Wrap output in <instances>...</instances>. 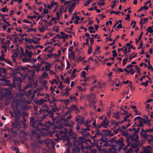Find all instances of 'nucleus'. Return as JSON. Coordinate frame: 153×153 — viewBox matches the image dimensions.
I'll return each mask as SVG.
<instances>
[{
	"label": "nucleus",
	"instance_id": "obj_28",
	"mask_svg": "<svg viewBox=\"0 0 153 153\" xmlns=\"http://www.w3.org/2000/svg\"><path fill=\"white\" fill-rule=\"evenodd\" d=\"M140 135L144 139H146L147 138V136L146 133L145 132H143V131H141Z\"/></svg>",
	"mask_w": 153,
	"mask_h": 153
},
{
	"label": "nucleus",
	"instance_id": "obj_26",
	"mask_svg": "<svg viewBox=\"0 0 153 153\" xmlns=\"http://www.w3.org/2000/svg\"><path fill=\"white\" fill-rule=\"evenodd\" d=\"M45 67L46 70L49 71L51 67V65L49 63L47 62L45 65Z\"/></svg>",
	"mask_w": 153,
	"mask_h": 153
},
{
	"label": "nucleus",
	"instance_id": "obj_38",
	"mask_svg": "<svg viewBox=\"0 0 153 153\" xmlns=\"http://www.w3.org/2000/svg\"><path fill=\"white\" fill-rule=\"evenodd\" d=\"M102 135V133L98 131L96 132L94 134V135L96 136V137H98L99 136H101Z\"/></svg>",
	"mask_w": 153,
	"mask_h": 153
},
{
	"label": "nucleus",
	"instance_id": "obj_2",
	"mask_svg": "<svg viewBox=\"0 0 153 153\" xmlns=\"http://www.w3.org/2000/svg\"><path fill=\"white\" fill-rule=\"evenodd\" d=\"M127 140V145L123 149L126 153H131L134 149V135L129 136Z\"/></svg>",
	"mask_w": 153,
	"mask_h": 153
},
{
	"label": "nucleus",
	"instance_id": "obj_16",
	"mask_svg": "<svg viewBox=\"0 0 153 153\" xmlns=\"http://www.w3.org/2000/svg\"><path fill=\"white\" fill-rule=\"evenodd\" d=\"M109 123V121H102L101 124L103 128H106L108 127Z\"/></svg>",
	"mask_w": 153,
	"mask_h": 153
},
{
	"label": "nucleus",
	"instance_id": "obj_41",
	"mask_svg": "<svg viewBox=\"0 0 153 153\" xmlns=\"http://www.w3.org/2000/svg\"><path fill=\"white\" fill-rule=\"evenodd\" d=\"M136 109V107L135 106H134V114L135 115H140V111H138Z\"/></svg>",
	"mask_w": 153,
	"mask_h": 153
},
{
	"label": "nucleus",
	"instance_id": "obj_3",
	"mask_svg": "<svg viewBox=\"0 0 153 153\" xmlns=\"http://www.w3.org/2000/svg\"><path fill=\"white\" fill-rule=\"evenodd\" d=\"M30 123H32L31 126L33 128H35L36 131H39L40 132H43L44 131H46V129L44 128H42L39 127V126L43 127L45 125H43L42 123L39 122V123H37V122H34V118L33 117H30Z\"/></svg>",
	"mask_w": 153,
	"mask_h": 153
},
{
	"label": "nucleus",
	"instance_id": "obj_47",
	"mask_svg": "<svg viewBox=\"0 0 153 153\" xmlns=\"http://www.w3.org/2000/svg\"><path fill=\"white\" fill-rule=\"evenodd\" d=\"M11 44V41L10 40H7L5 42V45L9 47V45Z\"/></svg>",
	"mask_w": 153,
	"mask_h": 153
},
{
	"label": "nucleus",
	"instance_id": "obj_25",
	"mask_svg": "<svg viewBox=\"0 0 153 153\" xmlns=\"http://www.w3.org/2000/svg\"><path fill=\"white\" fill-rule=\"evenodd\" d=\"M113 70H114V72L116 73H117L118 72H123V70L122 68L117 67V69H113Z\"/></svg>",
	"mask_w": 153,
	"mask_h": 153
},
{
	"label": "nucleus",
	"instance_id": "obj_33",
	"mask_svg": "<svg viewBox=\"0 0 153 153\" xmlns=\"http://www.w3.org/2000/svg\"><path fill=\"white\" fill-rule=\"evenodd\" d=\"M59 27L56 26H53V31H55L57 33L59 32Z\"/></svg>",
	"mask_w": 153,
	"mask_h": 153
},
{
	"label": "nucleus",
	"instance_id": "obj_29",
	"mask_svg": "<svg viewBox=\"0 0 153 153\" xmlns=\"http://www.w3.org/2000/svg\"><path fill=\"white\" fill-rule=\"evenodd\" d=\"M122 123H123V121H121V122L113 121L112 122V124L114 125H115L117 126H118L119 124H121Z\"/></svg>",
	"mask_w": 153,
	"mask_h": 153
},
{
	"label": "nucleus",
	"instance_id": "obj_14",
	"mask_svg": "<svg viewBox=\"0 0 153 153\" xmlns=\"http://www.w3.org/2000/svg\"><path fill=\"white\" fill-rule=\"evenodd\" d=\"M75 7V4L73 3L72 4L68 7V12L70 13H71L72 11L74 9Z\"/></svg>",
	"mask_w": 153,
	"mask_h": 153
},
{
	"label": "nucleus",
	"instance_id": "obj_40",
	"mask_svg": "<svg viewBox=\"0 0 153 153\" xmlns=\"http://www.w3.org/2000/svg\"><path fill=\"white\" fill-rule=\"evenodd\" d=\"M144 153H151L150 149H149L148 148H146L144 149L143 151Z\"/></svg>",
	"mask_w": 153,
	"mask_h": 153
},
{
	"label": "nucleus",
	"instance_id": "obj_24",
	"mask_svg": "<svg viewBox=\"0 0 153 153\" xmlns=\"http://www.w3.org/2000/svg\"><path fill=\"white\" fill-rule=\"evenodd\" d=\"M42 105V107L44 111H46L49 108L48 105L46 104H44Z\"/></svg>",
	"mask_w": 153,
	"mask_h": 153
},
{
	"label": "nucleus",
	"instance_id": "obj_8",
	"mask_svg": "<svg viewBox=\"0 0 153 153\" xmlns=\"http://www.w3.org/2000/svg\"><path fill=\"white\" fill-rule=\"evenodd\" d=\"M84 142V138L82 137H79L77 140H74V144L80 145Z\"/></svg>",
	"mask_w": 153,
	"mask_h": 153
},
{
	"label": "nucleus",
	"instance_id": "obj_11",
	"mask_svg": "<svg viewBox=\"0 0 153 153\" xmlns=\"http://www.w3.org/2000/svg\"><path fill=\"white\" fill-rule=\"evenodd\" d=\"M45 142L47 144V146L50 145H51L53 146H54L55 145L53 140L52 139H47L45 140Z\"/></svg>",
	"mask_w": 153,
	"mask_h": 153
},
{
	"label": "nucleus",
	"instance_id": "obj_36",
	"mask_svg": "<svg viewBox=\"0 0 153 153\" xmlns=\"http://www.w3.org/2000/svg\"><path fill=\"white\" fill-rule=\"evenodd\" d=\"M135 126L137 127V129L134 128V136L136 135L137 133L138 132H139V130L140 129V127H141L140 126Z\"/></svg>",
	"mask_w": 153,
	"mask_h": 153
},
{
	"label": "nucleus",
	"instance_id": "obj_20",
	"mask_svg": "<svg viewBox=\"0 0 153 153\" xmlns=\"http://www.w3.org/2000/svg\"><path fill=\"white\" fill-rule=\"evenodd\" d=\"M75 123L72 121H71L69 122L68 123H65V126H67L70 127H72L74 124Z\"/></svg>",
	"mask_w": 153,
	"mask_h": 153
},
{
	"label": "nucleus",
	"instance_id": "obj_37",
	"mask_svg": "<svg viewBox=\"0 0 153 153\" xmlns=\"http://www.w3.org/2000/svg\"><path fill=\"white\" fill-rule=\"evenodd\" d=\"M102 147V146L101 145L98 146L97 148V149L99 151L101 152H103L105 151V149L101 148Z\"/></svg>",
	"mask_w": 153,
	"mask_h": 153
},
{
	"label": "nucleus",
	"instance_id": "obj_17",
	"mask_svg": "<svg viewBox=\"0 0 153 153\" xmlns=\"http://www.w3.org/2000/svg\"><path fill=\"white\" fill-rule=\"evenodd\" d=\"M75 56L72 50L71 52L68 55V58L71 60H73L74 59L75 60Z\"/></svg>",
	"mask_w": 153,
	"mask_h": 153
},
{
	"label": "nucleus",
	"instance_id": "obj_10",
	"mask_svg": "<svg viewBox=\"0 0 153 153\" xmlns=\"http://www.w3.org/2000/svg\"><path fill=\"white\" fill-rule=\"evenodd\" d=\"M95 94L94 93L91 94L89 97V101L92 104H94L96 102V101L95 100Z\"/></svg>",
	"mask_w": 153,
	"mask_h": 153
},
{
	"label": "nucleus",
	"instance_id": "obj_62",
	"mask_svg": "<svg viewBox=\"0 0 153 153\" xmlns=\"http://www.w3.org/2000/svg\"><path fill=\"white\" fill-rule=\"evenodd\" d=\"M64 10V7L63 6H61L60 7V8H59L60 13L61 14L62 13V12H63V10Z\"/></svg>",
	"mask_w": 153,
	"mask_h": 153
},
{
	"label": "nucleus",
	"instance_id": "obj_13",
	"mask_svg": "<svg viewBox=\"0 0 153 153\" xmlns=\"http://www.w3.org/2000/svg\"><path fill=\"white\" fill-rule=\"evenodd\" d=\"M100 46L98 45L96 46V49L95 52L93 53V55L94 56L96 55H98L100 52Z\"/></svg>",
	"mask_w": 153,
	"mask_h": 153
},
{
	"label": "nucleus",
	"instance_id": "obj_60",
	"mask_svg": "<svg viewBox=\"0 0 153 153\" xmlns=\"http://www.w3.org/2000/svg\"><path fill=\"white\" fill-rule=\"evenodd\" d=\"M33 31L35 32H36V29L34 28H28V30H27V32H29L30 31Z\"/></svg>",
	"mask_w": 153,
	"mask_h": 153
},
{
	"label": "nucleus",
	"instance_id": "obj_12",
	"mask_svg": "<svg viewBox=\"0 0 153 153\" xmlns=\"http://www.w3.org/2000/svg\"><path fill=\"white\" fill-rule=\"evenodd\" d=\"M74 145V146L73 148L72 149V153H79L80 152V149L79 147H78V146L79 145L77 144L76 145Z\"/></svg>",
	"mask_w": 153,
	"mask_h": 153
},
{
	"label": "nucleus",
	"instance_id": "obj_4",
	"mask_svg": "<svg viewBox=\"0 0 153 153\" xmlns=\"http://www.w3.org/2000/svg\"><path fill=\"white\" fill-rule=\"evenodd\" d=\"M0 77H2V79H0L1 82H0V86H5L10 82V80H6L7 78L6 76L3 75L0 72Z\"/></svg>",
	"mask_w": 153,
	"mask_h": 153
},
{
	"label": "nucleus",
	"instance_id": "obj_55",
	"mask_svg": "<svg viewBox=\"0 0 153 153\" xmlns=\"http://www.w3.org/2000/svg\"><path fill=\"white\" fill-rule=\"evenodd\" d=\"M45 30V27L44 26H42L39 29V31L41 33L43 32Z\"/></svg>",
	"mask_w": 153,
	"mask_h": 153
},
{
	"label": "nucleus",
	"instance_id": "obj_48",
	"mask_svg": "<svg viewBox=\"0 0 153 153\" xmlns=\"http://www.w3.org/2000/svg\"><path fill=\"white\" fill-rule=\"evenodd\" d=\"M4 61L6 63L9 64V65H12L11 62L10 60L9 59H5Z\"/></svg>",
	"mask_w": 153,
	"mask_h": 153
},
{
	"label": "nucleus",
	"instance_id": "obj_19",
	"mask_svg": "<svg viewBox=\"0 0 153 153\" xmlns=\"http://www.w3.org/2000/svg\"><path fill=\"white\" fill-rule=\"evenodd\" d=\"M132 64H134V62H132L131 63V64H129V65H127L126 67V68H125L124 69V70L126 71V74H127V72H128V71L129 70H128V69H127L128 68H129L130 67H133V65Z\"/></svg>",
	"mask_w": 153,
	"mask_h": 153
},
{
	"label": "nucleus",
	"instance_id": "obj_5",
	"mask_svg": "<svg viewBox=\"0 0 153 153\" xmlns=\"http://www.w3.org/2000/svg\"><path fill=\"white\" fill-rule=\"evenodd\" d=\"M142 118L139 116H138L134 118V121L136 122L134 123V126H137L143 127V123L141 120Z\"/></svg>",
	"mask_w": 153,
	"mask_h": 153
},
{
	"label": "nucleus",
	"instance_id": "obj_54",
	"mask_svg": "<svg viewBox=\"0 0 153 153\" xmlns=\"http://www.w3.org/2000/svg\"><path fill=\"white\" fill-rule=\"evenodd\" d=\"M22 61L24 62H27L30 61V59L26 58H24L22 59Z\"/></svg>",
	"mask_w": 153,
	"mask_h": 153
},
{
	"label": "nucleus",
	"instance_id": "obj_31",
	"mask_svg": "<svg viewBox=\"0 0 153 153\" xmlns=\"http://www.w3.org/2000/svg\"><path fill=\"white\" fill-rule=\"evenodd\" d=\"M148 7H146L145 5H144L143 7H141L140 9L138 11V12H139L142 10H148Z\"/></svg>",
	"mask_w": 153,
	"mask_h": 153
},
{
	"label": "nucleus",
	"instance_id": "obj_58",
	"mask_svg": "<svg viewBox=\"0 0 153 153\" xmlns=\"http://www.w3.org/2000/svg\"><path fill=\"white\" fill-rule=\"evenodd\" d=\"M84 121L85 120L84 119V118H81L80 119L79 122V123L81 124H83L84 123Z\"/></svg>",
	"mask_w": 153,
	"mask_h": 153
},
{
	"label": "nucleus",
	"instance_id": "obj_51",
	"mask_svg": "<svg viewBox=\"0 0 153 153\" xmlns=\"http://www.w3.org/2000/svg\"><path fill=\"white\" fill-rule=\"evenodd\" d=\"M112 53H113L112 56L113 57H116L117 56V53H116V51L115 50L113 51H112Z\"/></svg>",
	"mask_w": 153,
	"mask_h": 153
},
{
	"label": "nucleus",
	"instance_id": "obj_39",
	"mask_svg": "<svg viewBox=\"0 0 153 153\" xmlns=\"http://www.w3.org/2000/svg\"><path fill=\"white\" fill-rule=\"evenodd\" d=\"M126 46L127 47H131L132 48L134 49V48L133 47V45H131L130 43H127L124 46V48Z\"/></svg>",
	"mask_w": 153,
	"mask_h": 153
},
{
	"label": "nucleus",
	"instance_id": "obj_21",
	"mask_svg": "<svg viewBox=\"0 0 153 153\" xmlns=\"http://www.w3.org/2000/svg\"><path fill=\"white\" fill-rule=\"evenodd\" d=\"M25 53L29 58L30 59L31 58L32 55V53L31 51H29L28 50L26 49Z\"/></svg>",
	"mask_w": 153,
	"mask_h": 153
},
{
	"label": "nucleus",
	"instance_id": "obj_56",
	"mask_svg": "<svg viewBox=\"0 0 153 153\" xmlns=\"http://www.w3.org/2000/svg\"><path fill=\"white\" fill-rule=\"evenodd\" d=\"M8 47L6 45H3L2 48H3L4 51L5 52H7V48Z\"/></svg>",
	"mask_w": 153,
	"mask_h": 153
},
{
	"label": "nucleus",
	"instance_id": "obj_34",
	"mask_svg": "<svg viewBox=\"0 0 153 153\" xmlns=\"http://www.w3.org/2000/svg\"><path fill=\"white\" fill-rule=\"evenodd\" d=\"M134 67L136 70L137 72L139 74L141 75V73L140 72V69L136 65H134Z\"/></svg>",
	"mask_w": 153,
	"mask_h": 153
},
{
	"label": "nucleus",
	"instance_id": "obj_59",
	"mask_svg": "<svg viewBox=\"0 0 153 153\" xmlns=\"http://www.w3.org/2000/svg\"><path fill=\"white\" fill-rule=\"evenodd\" d=\"M4 55L3 54H2L0 56V61H4L5 60V59H4Z\"/></svg>",
	"mask_w": 153,
	"mask_h": 153
},
{
	"label": "nucleus",
	"instance_id": "obj_63",
	"mask_svg": "<svg viewBox=\"0 0 153 153\" xmlns=\"http://www.w3.org/2000/svg\"><path fill=\"white\" fill-rule=\"evenodd\" d=\"M62 39H65L66 38H67L68 37V35L67 34H65L63 36H62Z\"/></svg>",
	"mask_w": 153,
	"mask_h": 153
},
{
	"label": "nucleus",
	"instance_id": "obj_46",
	"mask_svg": "<svg viewBox=\"0 0 153 153\" xmlns=\"http://www.w3.org/2000/svg\"><path fill=\"white\" fill-rule=\"evenodd\" d=\"M45 117V116L39 117H37V120L39 121L40 122L42 121L43 120V119Z\"/></svg>",
	"mask_w": 153,
	"mask_h": 153
},
{
	"label": "nucleus",
	"instance_id": "obj_9",
	"mask_svg": "<svg viewBox=\"0 0 153 153\" xmlns=\"http://www.w3.org/2000/svg\"><path fill=\"white\" fill-rule=\"evenodd\" d=\"M59 109L57 108H52L51 110H49V109L47 110L46 111L50 115V116L51 117H53V113L55 112L56 111H58Z\"/></svg>",
	"mask_w": 153,
	"mask_h": 153
},
{
	"label": "nucleus",
	"instance_id": "obj_43",
	"mask_svg": "<svg viewBox=\"0 0 153 153\" xmlns=\"http://www.w3.org/2000/svg\"><path fill=\"white\" fill-rule=\"evenodd\" d=\"M129 69H128V70H129L127 72V74H128L129 73H130L131 74H134V72H133V69L131 68V67H130Z\"/></svg>",
	"mask_w": 153,
	"mask_h": 153
},
{
	"label": "nucleus",
	"instance_id": "obj_30",
	"mask_svg": "<svg viewBox=\"0 0 153 153\" xmlns=\"http://www.w3.org/2000/svg\"><path fill=\"white\" fill-rule=\"evenodd\" d=\"M72 116L71 115L67 116L66 118H62V120L65 122L68 121L71 118Z\"/></svg>",
	"mask_w": 153,
	"mask_h": 153
},
{
	"label": "nucleus",
	"instance_id": "obj_44",
	"mask_svg": "<svg viewBox=\"0 0 153 153\" xmlns=\"http://www.w3.org/2000/svg\"><path fill=\"white\" fill-rule=\"evenodd\" d=\"M92 48L91 46H90L89 47L88 49V53L89 54H91L92 52Z\"/></svg>",
	"mask_w": 153,
	"mask_h": 153
},
{
	"label": "nucleus",
	"instance_id": "obj_64",
	"mask_svg": "<svg viewBox=\"0 0 153 153\" xmlns=\"http://www.w3.org/2000/svg\"><path fill=\"white\" fill-rule=\"evenodd\" d=\"M127 60H128V59L127 58H125L123 59V65H124L126 64V62L127 61Z\"/></svg>",
	"mask_w": 153,
	"mask_h": 153
},
{
	"label": "nucleus",
	"instance_id": "obj_52",
	"mask_svg": "<svg viewBox=\"0 0 153 153\" xmlns=\"http://www.w3.org/2000/svg\"><path fill=\"white\" fill-rule=\"evenodd\" d=\"M129 117V114L126 115V116L124 117L123 120H122V121H123V123L124 121H126L127 120V119Z\"/></svg>",
	"mask_w": 153,
	"mask_h": 153
},
{
	"label": "nucleus",
	"instance_id": "obj_6",
	"mask_svg": "<svg viewBox=\"0 0 153 153\" xmlns=\"http://www.w3.org/2000/svg\"><path fill=\"white\" fill-rule=\"evenodd\" d=\"M59 128L61 129L62 128V130L61 131H62V132L68 135L67 133L69 134V135H71L74 134L73 131L71 129H69V130L68 131V129L65 128H64L63 126H60L59 127Z\"/></svg>",
	"mask_w": 153,
	"mask_h": 153
},
{
	"label": "nucleus",
	"instance_id": "obj_1",
	"mask_svg": "<svg viewBox=\"0 0 153 153\" xmlns=\"http://www.w3.org/2000/svg\"><path fill=\"white\" fill-rule=\"evenodd\" d=\"M55 136L57 137V138L54 139V140L58 142L59 139H63L64 141H66L65 145L66 146H71L69 137L67 135L62 132V131H58L55 134Z\"/></svg>",
	"mask_w": 153,
	"mask_h": 153
},
{
	"label": "nucleus",
	"instance_id": "obj_50",
	"mask_svg": "<svg viewBox=\"0 0 153 153\" xmlns=\"http://www.w3.org/2000/svg\"><path fill=\"white\" fill-rule=\"evenodd\" d=\"M110 13L111 14L115 13L116 15H117L120 13V12L118 11H115L113 10H111L110 11Z\"/></svg>",
	"mask_w": 153,
	"mask_h": 153
},
{
	"label": "nucleus",
	"instance_id": "obj_45",
	"mask_svg": "<svg viewBox=\"0 0 153 153\" xmlns=\"http://www.w3.org/2000/svg\"><path fill=\"white\" fill-rule=\"evenodd\" d=\"M86 73L84 71H82V72L81 74V76L83 78H85L86 75Z\"/></svg>",
	"mask_w": 153,
	"mask_h": 153
},
{
	"label": "nucleus",
	"instance_id": "obj_27",
	"mask_svg": "<svg viewBox=\"0 0 153 153\" xmlns=\"http://www.w3.org/2000/svg\"><path fill=\"white\" fill-rule=\"evenodd\" d=\"M75 19L77 20H80V18L79 16H78L76 13H74L73 16L72 17L71 19L74 20Z\"/></svg>",
	"mask_w": 153,
	"mask_h": 153
},
{
	"label": "nucleus",
	"instance_id": "obj_49",
	"mask_svg": "<svg viewBox=\"0 0 153 153\" xmlns=\"http://www.w3.org/2000/svg\"><path fill=\"white\" fill-rule=\"evenodd\" d=\"M19 69L23 71H25L27 69V68L25 67L20 66L19 67Z\"/></svg>",
	"mask_w": 153,
	"mask_h": 153
},
{
	"label": "nucleus",
	"instance_id": "obj_23",
	"mask_svg": "<svg viewBox=\"0 0 153 153\" xmlns=\"http://www.w3.org/2000/svg\"><path fill=\"white\" fill-rule=\"evenodd\" d=\"M70 99L71 100L72 102L75 101V102H77V100L75 96H71L69 97Z\"/></svg>",
	"mask_w": 153,
	"mask_h": 153
},
{
	"label": "nucleus",
	"instance_id": "obj_7",
	"mask_svg": "<svg viewBox=\"0 0 153 153\" xmlns=\"http://www.w3.org/2000/svg\"><path fill=\"white\" fill-rule=\"evenodd\" d=\"M88 126H89V125H87V127L85 128L81 129V131L79 132V133H81L83 136L86 137L89 135V133L88 131H90V129L88 127Z\"/></svg>",
	"mask_w": 153,
	"mask_h": 153
},
{
	"label": "nucleus",
	"instance_id": "obj_57",
	"mask_svg": "<svg viewBox=\"0 0 153 153\" xmlns=\"http://www.w3.org/2000/svg\"><path fill=\"white\" fill-rule=\"evenodd\" d=\"M6 10H7V11L8 10V9H7V6H5L4 7L2 8V9L1 10L3 12H5L6 11Z\"/></svg>",
	"mask_w": 153,
	"mask_h": 153
},
{
	"label": "nucleus",
	"instance_id": "obj_35",
	"mask_svg": "<svg viewBox=\"0 0 153 153\" xmlns=\"http://www.w3.org/2000/svg\"><path fill=\"white\" fill-rule=\"evenodd\" d=\"M11 149L15 151L16 152V153H19V149L18 148L13 147H11Z\"/></svg>",
	"mask_w": 153,
	"mask_h": 153
},
{
	"label": "nucleus",
	"instance_id": "obj_15",
	"mask_svg": "<svg viewBox=\"0 0 153 153\" xmlns=\"http://www.w3.org/2000/svg\"><path fill=\"white\" fill-rule=\"evenodd\" d=\"M47 101L45 99H41L39 100H37L36 102V103L39 105H42L44 104V103L45 102H47Z\"/></svg>",
	"mask_w": 153,
	"mask_h": 153
},
{
	"label": "nucleus",
	"instance_id": "obj_32",
	"mask_svg": "<svg viewBox=\"0 0 153 153\" xmlns=\"http://www.w3.org/2000/svg\"><path fill=\"white\" fill-rule=\"evenodd\" d=\"M70 90L69 88L68 87L66 88L65 89V92L64 93V94L66 95V96H68L69 94L68 91Z\"/></svg>",
	"mask_w": 153,
	"mask_h": 153
},
{
	"label": "nucleus",
	"instance_id": "obj_61",
	"mask_svg": "<svg viewBox=\"0 0 153 153\" xmlns=\"http://www.w3.org/2000/svg\"><path fill=\"white\" fill-rule=\"evenodd\" d=\"M42 112V110L41 109H40V110L37 112H35V114L36 115H38L40 114Z\"/></svg>",
	"mask_w": 153,
	"mask_h": 153
},
{
	"label": "nucleus",
	"instance_id": "obj_22",
	"mask_svg": "<svg viewBox=\"0 0 153 153\" xmlns=\"http://www.w3.org/2000/svg\"><path fill=\"white\" fill-rule=\"evenodd\" d=\"M120 113L117 111L116 113H113L114 117L117 119H119L120 118V116L119 115Z\"/></svg>",
	"mask_w": 153,
	"mask_h": 153
},
{
	"label": "nucleus",
	"instance_id": "obj_18",
	"mask_svg": "<svg viewBox=\"0 0 153 153\" xmlns=\"http://www.w3.org/2000/svg\"><path fill=\"white\" fill-rule=\"evenodd\" d=\"M70 108L71 109V110H74L76 111V113L79 112V110L78 109L77 107L75 105H72L71 106Z\"/></svg>",
	"mask_w": 153,
	"mask_h": 153
},
{
	"label": "nucleus",
	"instance_id": "obj_53",
	"mask_svg": "<svg viewBox=\"0 0 153 153\" xmlns=\"http://www.w3.org/2000/svg\"><path fill=\"white\" fill-rule=\"evenodd\" d=\"M148 81L146 80L145 82H143L141 83V85H144L146 87L148 85Z\"/></svg>",
	"mask_w": 153,
	"mask_h": 153
},
{
	"label": "nucleus",
	"instance_id": "obj_42",
	"mask_svg": "<svg viewBox=\"0 0 153 153\" xmlns=\"http://www.w3.org/2000/svg\"><path fill=\"white\" fill-rule=\"evenodd\" d=\"M77 88L79 90L81 91H85L86 89L85 88H82V86H78Z\"/></svg>",
	"mask_w": 153,
	"mask_h": 153
}]
</instances>
